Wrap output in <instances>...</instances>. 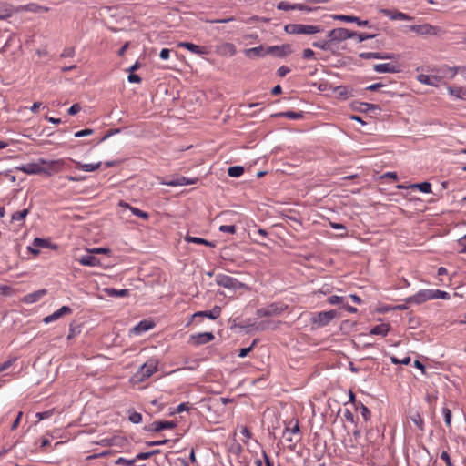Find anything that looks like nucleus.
I'll return each mask as SVG.
<instances>
[{
  "label": "nucleus",
  "mask_w": 466,
  "mask_h": 466,
  "mask_svg": "<svg viewBox=\"0 0 466 466\" xmlns=\"http://www.w3.org/2000/svg\"><path fill=\"white\" fill-rule=\"evenodd\" d=\"M221 314V308L218 306L213 307L211 310L198 311L195 313V317H208L210 319H218Z\"/></svg>",
  "instance_id": "4be33fe9"
},
{
  "label": "nucleus",
  "mask_w": 466,
  "mask_h": 466,
  "mask_svg": "<svg viewBox=\"0 0 466 466\" xmlns=\"http://www.w3.org/2000/svg\"><path fill=\"white\" fill-rule=\"evenodd\" d=\"M93 133H94L93 129L86 128V129H83V130L76 132L75 133V137H82L92 135Z\"/></svg>",
  "instance_id": "13d9d810"
},
{
  "label": "nucleus",
  "mask_w": 466,
  "mask_h": 466,
  "mask_svg": "<svg viewBox=\"0 0 466 466\" xmlns=\"http://www.w3.org/2000/svg\"><path fill=\"white\" fill-rule=\"evenodd\" d=\"M124 206H125V207H127V208H128L130 209V211H131L135 216H137V217H138V218H143V219H147V218H148V217H149V215H148L147 212H145V211H143V210H141V209H139V208H137L131 207V206H129L128 204H125Z\"/></svg>",
  "instance_id": "c9c22d12"
},
{
  "label": "nucleus",
  "mask_w": 466,
  "mask_h": 466,
  "mask_svg": "<svg viewBox=\"0 0 466 466\" xmlns=\"http://www.w3.org/2000/svg\"><path fill=\"white\" fill-rule=\"evenodd\" d=\"M399 56L394 53H380V59H398Z\"/></svg>",
  "instance_id": "774afa93"
},
{
  "label": "nucleus",
  "mask_w": 466,
  "mask_h": 466,
  "mask_svg": "<svg viewBox=\"0 0 466 466\" xmlns=\"http://www.w3.org/2000/svg\"><path fill=\"white\" fill-rule=\"evenodd\" d=\"M293 52L292 47L289 44L281 46H271L266 49V53L273 55L277 57H285Z\"/></svg>",
  "instance_id": "9d476101"
},
{
  "label": "nucleus",
  "mask_w": 466,
  "mask_h": 466,
  "mask_svg": "<svg viewBox=\"0 0 466 466\" xmlns=\"http://www.w3.org/2000/svg\"><path fill=\"white\" fill-rule=\"evenodd\" d=\"M410 30L422 35H437L444 32L441 27L434 26L429 24L411 25Z\"/></svg>",
  "instance_id": "6e6552de"
},
{
  "label": "nucleus",
  "mask_w": 466,
  "mask_h": 466,
  "mask_svg": "<svg viewBox=\"0 0 466 466\" xmlns=\"http://www.w3.org/2000/svg\"><path fill=\"white\" fill-rule=\"evenodd\" d=\"M339 316L338 311L335 309L321 311L317 313L311 318V321L317 324L318 327L327 326L333 319Z\"/></svg>",
  "instance_id": "423d86ee"
},
{
  "label": "nucleus",
  "mask_w": 466,
  "mask_h": 466,
  "mask_svg": "<svg viewBox=\"0 0 466 466\" xmlns=\"http://www.w3.org/2000/svg\"><path fill=\"white\" fill-rule=\"evenodd\" d=\"M356 32L350 31L347 28H335L328 33V37L333 42H341L349 38L355 37Z\"/></svg>",
  "instance_id": "0eeeda50"
},
{
  "label": "nucleus",
  "mask_w": 466,
  "mask_h": 466,
  "mask_svg": "<svg viewBox=\"0 0 466 466\" xmlns=\"http://www.w3.org/2000/svg\"><path fill=\"white\" fill-rule=\"evenodd\" d=\"M29 210L27 208H25L23 210H20V211H16L15 212L13 215H12V220L13 221H22L25 218V217L27 216Z\"/></svg>",
  "instance_id": "58836bf2"
},
{
  "label": "nucleus",
  "mask_w": 466,
  "mask_h": 466,
  "mask_svg": "<svg viewBox=\"0 0 466 466\" xmlns=\"http://www.w3.org/2000/svg\"><path fill=\"white\" fill-rule=\"evenodd\" d=\"M190 410V407H189V404L188 403H186V402H183V403H180L177 409H176V411L177 413H180L182 411H188Z\"/></svg>",
  "instance_id": "0e129e2a"
},
{
  "label": "nucleus",
  "mask_w": 466,
  "mask_h": 466,
  "mask_svg": "<svg viewBox=\"0 0 466 466\" xmlns=\"http://www.w3.org/2000/svg\"><path fill=\"white\" fill-rule=\"evenodd\" d=\"M214 338L215 336L212 332H202L190 336L191 341L197 346L207 344L212 341Z\"/></svg>",
  "instance_id": "ddd939ff"
},
{
  "label": "nucleus",
  "mask_w": 466,
  "mask_h": 466,
  "mask_svg": "<svg viewBox=\"0 0 466 466\" xmlns=\"http://www.w3.org/2000/svg\"><path fill=\"white\" fill-rule=\"evenodd\" d=\"M288 309V305L282 302H274L267 307L257 309V316L258 317H272L279 315L281 312Z\"/></svg>",
  "instance_id": "20e7f679"
},
{
  "label": "nucleus",
  "mask_w": 466,
  "mask_h": 466,
  "mask_svg": "<svg viewBox=\"0 0 466 466\" xmlns=\"http://www.w3.org/2000/svg\"><path fill=\"white\" fill-rule=\"evenodd\" d=\"M359 56L363 59H380V52H362Z\"/></svg>",
  "instance_id": "79ce46f5"
},
{
  "label": "nucleus",
  "mask_w": 466,
  "mask_h": 466,
  "mask_svg": "<svg viewBox=\"0 0 466 466\" xmlns=\"http://www.w3.org/2000/svg\"><path fill=\"white\" fill-rule=\"evenodd\" d=\"M411 421L418 427L421 431H424V420L420 415V413L416 412L410 416Z\"/></svg>",
  "instance_id": "72a5a7b5"
},
{
  "label": "nucleus",
  "mask_w": 466,
  "mask_h": 466,
  "mask_svg": "<svg viewBox=\"0 0 466 466\" xmlns=\"http://www.w3.org/2000/svg\"><path fill=\"white\" fill-rule=\"evenodd\" d=\"M177 46L180 47H184V48L187 49L188 51H190L191 53L198 55V56H203V55L208 54V48L206 46H198L193 43L180 42V43H178Z\"/></svg>",
  "instance_id": "f3484780"
},
{
  "label": "nucleus",
  "mask_w": 466,
  "mask_h": 466,
  "mask_svg": "<svg viewBox=\"0 0 466 466\" xmlns=\"http://www.w3.org/2000/svg\"><path fill=\"white\" fill-rule=\"evenodd\" d=\"M314 55L315 53L313 50H311L310 48H306L303 50L302 57L304 59H311L314 57Z\"/></svg>",
  "instance_id": "680f3d73"
},
{
  "label": "nucleus",
  "mask_w": 466,
  "mask_h": 466,
  "mask_svg": "<svg viewBox=\"0 0 466 466\" xmlns=\"http://www.w3.org/2000/svg\"><path fill=\"white\" fill-rule=\"evenodd\" d=\"M441 459L445 461L446 466H452L450 455L447 451H442L441 454Z\"/></svg>",
  "instance_id": "69168bd1"
},
{
  "label": "nucleus",
  "mask_w": 466,
  "mask_h": 466,
  "mask_svg": "<svg viewBox=\"0 0 466 466\" xmlns=\"http://www.w3.org/2000/svg\"><path fill=\"white\" fill-rule=\"evenodd\" d=\"M376 36V35L374 34H367V33H357L356 32V35H355V37L358 38V42H363V41H366L368 39H372Z\"/></svg>",
  "instance_id": "a18cd8bd"
},
{
  "label": "nucleus",
  "mask_w": 466,
  "mask_h": 466,
  "mask_svg": "<svg viewBox=\"0 0 466 466\" xmlns=\"http://www.w3.org/2000/svg\"><path fill=\"white\" fill-rule=\"evenodd\" d=\"M285 31L291 35H313L321 32L319 25H302V24H289L285 25Z\"/></svg>",
  "instance_id": "f03ea898"
},
{
  "label": "nucleus",
  "mask_w": 466,
  "mask_h": 466,
  "mask_svg": "<svg viewBox=\"0 0 466 466\" xmlns=\"http://www.w3.org/2000/svg\"><path fill=\"white\" fill-rule=\"evenodd\" d=\"M128 419L132 423L138 424L142 421V415L139 412L132 411L130 412Z\"/></svg>",
  "instance_id": "c03bdc74"
},
{
  "label": "nucleus",
  "mask_w": 466,
  "mask_h": 466,
  "mask_svg": "<svg viewBox=\"0 0 466 466\" xmlns=\"http://www.w3.org/2000/svg\"><path fill=\"white\" fill-rule=\"evenodd\" d=\"M290 72V68L286 66H281L278 71L277 75L280 77H284L286 75H288Z\"/></svg>",
  "instance_id": "bf43d9fd"
},
{
  "label": "nucleus",
  "mask_w": 466,
  "mask_h": 466,
  "mask_svg": "<svg viewBox=\"0 0 466 466\" xmlns=\"http://www.w3.org/2000/svg\"><path fill=\"white\" fill-rule=\"evenodd\" d=\"M219 231L224 233L235 234L237 228L234 225H222L219 227Z\"/></svg>",
  "instance_id": "de8ad7c7"
},
{
  "label": "nucleus",
  "mask_w": 466,
  "mask_h": 466,
  "mask_svg": "<svg viewBox=\"0 0 466 466\" xmlns=\"http://www.w3.org/2000/svg\"><path fill=\"white\" fill-rule=\"evenodd\" d=\"M331 45H332V42L330 41L329 38V40L318 41V42H314L312 44V46L314 47H318V48H320L321 50H325V51L331 50Z\"/></svg>",
  "instance_id": "f704fd0d"
},
{
  "label": "nucleus",
  "mask_w": 466,
  "mask_h": 466,
  "mask_svg": "<svg viewBox=\"0 0 466 466\" xmlns=\"http://www.w3.org/2000/svg\"><path fill=\"white\" fill-rule=\"evenodd\" d=\"M391 360V362L394 363V364H403V365H408L410 362V357H405L404 359L402 360H399L397 357L395 356H392L390 358Z\"/></svg>",
  "instance_id": "864d4df0"
},
{
  "label": "nucleus",
  "mask_w": 466,
  "mask_h": 466,
  "mask_svg": "<svg viewBox=\"0 0 466 466\" xmlns=\"http://www.w3.org/2000/svg\"><path fill=\"white\" fill-rule=\"evenodd\" d=\"M28 10L33 11V12H40V11L47 12V11H49V8L38 5L36 4H32L29 5Z\"/></svg>",
  "instance_id": "4d7b16f0"
},
{
  "label": "nucleus",
  "mask_w": 466,
  "mask_h": 466,
  "mask_svg": "<svg viewBox=\"0 0 466 466\" xmlns=\"http://www.w3.org/2000/svg\"><path fill=\"white\" fill-rule=\"evenodd\" d=\"M127 80L130 83H140L142 81L141 77L138 75L130 73L127 76Z\"/></svg>",
  "instance_id": "e2e57ef3"
},
{
  "label": "nucleus",
  "mask_w": 466,
  "mask_h": 466,
  "mask_svg": "<svg viewBox=\"0 0 466 466\" xmlns=\"http://www.w3.org/2000/svg\"><path fill=\"white\" fill-rule=\"evenodd\" d=\"M177 178H178L179 186L193 185V184L197 183V181H198V178L190 179L186 177H179Z\"/></svg>",
  "instance_id": "8fccbe9b"
},
{
  "label": "nucleus",
  "mask_w": 466,
  "mask_h": 466,
  "mask_svg": "<svg viewBox=\"0 0 466 466\" xmlns=\"http://www.w3.org/2000/svg\"><path fill=\"white\" fill-rule=\"evenodd\" d=\"M442 415L444 417L445 424L448 427H451V410L447 407H444L442 409Z\"/></svg>",
  "instance_id": "37998d69"
},
{
  "label": "nucleus",
  "mask_w": 466,
  "mask_h": 466,
  "mask_svg": "<svg viewBox=\"0 0 466 466\" xmlns=\"http://www.w3.org/2000/svg\"><path fill=\"white\" fill-rule=\"evenodd\" d=\"M168 441H169V440H167V439H164L161 441H146V445L147 447L159 446V445L167 444Z\"/></svg>",
  "instance_id": "5fc2aeb1"
},
{
  "label": "nucleus",
  "mask_w": 466,
  "mask_h": 466,
  "mask_svg": "<svg viewBox=\"0 0 466 466\" xmlns=\"http://www.w3.org/2000/svg\"><path fill=\"white\" fill-rule=\"evenodd\" d=\"M277 8L279 10H284V11L294 10V5H291L285 1H281L278 4Z\"/></svg>",
  "instance_id": "3c124183"
},
{
  "label": "nucleus",
  "mask_w": 466,
  "mask_h": 466,
  "mask_svg": "<svg viewBox=\"0 0 466 466\" xmlns=\"http://www.w3.org/2000/svg\"><path fill=\"white\" fill-rule=\"evenodd\" d=\"M221 48L224 54L228 55L230 56H234L237 53L236 46L231 43H225Z\"/></svg>",
  "instance_id": "ea45409f"
},
{
  "label": "nucleus",
  "mask_w": 466,
  "mask_h": 466,
  "mask_svg": "<svg viewBox=\"0 0 466 466\" xmlns=\"http://www.w3.org/2000/svg\"><path fill=\"white\" fill-rule=\"evenodd\" d=\"M257 340H254L249 347L243 348L238 352V357L245 358L248 355V353L252 350L253 347L256 345Z\"/></svg>",
  "instance_id": "09e8293b"
},
{
  "label": "nucleus",
  "mask_w": 466,
  "mask_h": 466,
  "mask_svg": "<svg viewBox=\"0 0 466 466\" xmlns=\"http://www.w3.org/2000/svg\"><path fill=\"white\" fill-rule=\"evenodd\" d=\"M244 173V167L241 166H233L228 169V175L231 177H238Z\"/></svg>",
  "instance_id": "7c9ffc66"
},
{
  "label": "nucleus",
  "mask_w": 466,
  "mask_h": 466,
  "mask_svg": "<svg viewBox=\"0 0 466 466\" xmlns=\"http://www.w3.org/2000/svg\"><path fill=\"white\" fill-rule=\"evenodd\" d=\"M335 90L339 96H342L344 98L351 96V90L348 86H338Z\"/></svg>",
  "instance_id": "a19ab883"
},
{
  "label": "nucleus",
  "mask_w": 466,
  "mask_h": 466,
  "mask_svg": "<svg viewBox=\"0 0 466 466\" xmlns=\"http://www.w3.org/2000/svg\"><path fill=\"white\" fill-rule=\"evenodd\" d=\"M63 163L62 159L46 161L41 158L37 163L23 164L16 167V169L28 175L46 174L50 176L52 171H59L63 167Z\"/></svg>",
  "instance_id": "f257e3e1"
},
{
  "label": "nucleus",
  "mask_w": 466,
  "mask_h": 466,
  "mask_svg": "<svg viewBox=\"0 0 466 466\" xmlns=\"http://www.w3.org/2000/svg\"><path fill=\"white\" fill-rule=\"evenodd\" d=\"M72 309L68 306H63L61 307L59 309H57L56 311L53 312L52 314L46 316L45 319H44V322L46 324H49L55 320H57L58 319H60L61 317H63L64 315H67V314H71L72 313Z\"/></svg>",
  "instance_id": "2eb2a0df"
},
{
  "label": "nucleus",
  "mask_w": 466,
  "mask_h": 466,
  "mask_svg": "<svg viewBox=\"0 0 466 466\" xmlns=\"http://www.w3.org/2000/svg\"><path fill=\"white\" fill-rule=\"evenodd\" d=\"M81 110V106L79 104H74L72 105L69 109H68V114L69 115H76V113H78L79 111Z\"/></svg>",
  "instance_id": "338daca9"
},
{
  "label": "nucleus",
  "mask_w": 466,
  "mask_h": 466,
  "mask_svg": "<svg viewBox=\"0 0 466 466\" xmlns=\"http://www.w3.org/2000/svg\"><path fill=\"white\" fill-rule=\"evenodd\" d=\"M334 18L336 20H339V21H343V22L356 23L359 26L371 27V25H369L368 20H360L359 17L353 16V15H334Z\"/></svg>",
  "instance_id": "aec40b11"
},
{
  "label": "nucleus",
  "mask_w": 466,
  "mask_h": 466,
  "mask_svg": "<svg viewBox=\"0 0 466 466\" xmlns=\"http://www.w3.org/2000/svg\"><path fill=\"white\" fill-rule=\"evenodd\" d=\"M157 370V362L155 360H149L144 363L135 374L137 381H144L150 378Z\"/></svg>",
  "instance_id": "39448f33"
},
{
  "label": "nucleus",
  "mask_w": 466,
  "mask_h": 466,
  "mask_svg": "<svg viewBox=\"0 0 466 466\" xmlns=\"http://www.w3.org/2000/svg\"><path fill=\"white\" fill-rule=\"evenodd\" d=\"M274 116H277V117H287V118H289V119H293V120H297V119H301L304 117V113L303 112H294V111H286V112H280V113H278L276 115H274Z\"/></svg>",
  "instance_id": "bb28decb"
},
{
  "label": "nucleus",
  "mask_w": 466,
  "mask_h": 466,
  "mask_svg": "<svg viewBox=\"0 0 466 466\" xmlns=\"http://www.w3.org/2000/svg\"><path fill=\"white\" fill-rule=\"evenodd\" d=\"M380 12L384 14L386 16L390 18L391 20H402V21H410L412 19L411 16L408 15L405 13L390 10V9H381Z\"/></svg>",
  "instance_id": "6ab92c4d"
},
{
  "label": "nucleus",
  "mask_w": 466,
  "mask_h": 466,
  "mask_svg": "<svg viewBox=\"0 0 466 466\" xmlns=\"http://www.w3.org/2000/svg\"><path fill=\"white\" fill-rule=\"evenodd\" d=\"M106 293L110 297H126L128 295V289H116L113 288H108L105 289Z\"/></svg>",
  "instance_id": "c85d7f7f"
},
{
  "label": "nucleus",
  "mask_w": 466,
  "mask_h": 466,
  "mask_svg": "<svg viewBox=\"0 0 466 466\" xmlns=\"http://www.w3.org/2000/svg\"><path fill=\"white\" fill-rule=\"evenodd\" d=\"M83 266L96 267L100 265V260L91 253L90 249L87 252L76 258Z\"/></svg>",
  "instance_id": "4468645a"
},
{
  "label": "nucleus",
  "mask_w": 466,
  "mask_h": 466,
  "mask_svg": "<svg viewBox=\"0 0 466 466\" xmlns=\"http://www.w3.org/2000/svg\"><path fill=\"white\" fill-rule=\"evenodd\" d=\"M417 79L419 82L425 84V85H429V86H436V82L438 81L437 76L424 75V74L419 75L417 76Z\"/></svg>",
  "instance_id": "cd10ccee"
},
{
  "label": "nucleus",
  "mask_w": 466,
  "mask_h": 466,
  "mask_svg": "<svg viewBox=\"0 0 466 466\" xmlns=\"http://www.w3.org/2000/svg\"><path fill=\"white\" fill-rule=\"evenodd\" d=\"M448 91L451 96H454L457 98H463L466 95V91L461 87H448Z\"/></svg>",
  "instance_id": "e433bc0d"
},
{
  "label": "nucleus",
  "mask_w": 466,
  "mask_h": 466,
  "mask_svg": "<svg viewBox=\"0 0 466 466\" xmlns=\"http://www.w3.org/2000/svg\"><path fill=\"white\" fill-rule=\"evenodd\" d=\"M185 239H186L187 242H189V243L202 244V245H205V246H208V247H210V248H215L216 247V243L215 242L209 241V240H207L205 238H198V237L187 236L185 238Z\"/></svg>",
  "instance_id": "a878e982"
},
{
  "label": "nucleus",
  "mask_w": 466,
  "mask_h": 466,
  "mask_svg": "<svg viewBox=\"0 0 466 466\" xmlns=\"http://www.w3.org/2000/svg\"><path fill=\"white\" fill-rule=\"evenodd\" d=\"M411 187H416L423 193H430L431 191V184L429 182H422L411 185Z\"/></svg>",
  "instance_id": "4c0bfd02"
},
{
  "label": "nucleus",
  "mask_w": 466,
  "mask_h": 466,
  "mask_svg": "<svg viewBox=\"0 0 466 466\" xmlns=\"http://www.w3.org/2000/svg\"><path fill=\"white\" fill-rule=\"evenodd\" d=\"M458 245L461 247L460 252L466 254V234L458 239Z\"/></svg>",
  "instance_id": "052dcab7"
},
{
  "label": "nucleus",
  "mask_w": 466,
  "mask_h": 466,
  "mask_svg": "<svg viewBox=\"0 0 466 466\" xmlns=\"http://www.w3.org/2000/svg\"><path fill=\"white\" fill-rule=\"evenodd\" d=\"M47 290L46 289H38L35 292L29 293L25 295L23 299V301L27 304H32L38 301L41 298L46 295Z\"/></svg>",
  "instance_id": "412c9836"
},
{
  "label": "nucleus",
  "mask_w": 466,
  "mask_h": 466,
  "mask_svg": "<svg viewBox=\"0 0 466 466\" xmlns=\"http://www.w3.org/2000/svg\"><path fill=\"white\" fill-rule=\"evenodd\" d=\"M136 462V458L132 460H127L123 457H120L116 460V465H124V466H133Z\"/></svg>",
  "instance_id": "49530a36"
},
{
  "label": "nucleus",
  "mask_w": 466,
  "mask_h": 466,
  "mask_svg": "<svg viewBox=\"0 0 466 466\" xmlns=\"http://www.w3.org/2000/svg\"><path fill=\"white\" fill-rule=\"evenodd\" d=\"M283 437L288 442L292 443L289 448L293 450L295 444L300 441V429L298 421L292 428H286L284 430Z\"/></svg>",
  "instance_id": "1a4fd4ad"
},
{
  "label": "nucleus",
  "mask_w": 466,
  "mask_h": 466,
  "mask_svg": "<svg viewBox=\"0 0 466 466\" xmlns=\"http://www.w3.org/2000/svg\"><path fill=\"white\" fill-rule=\"evenodd\" d=\"M355 409H356V410H358L361 413L363 419L366 421L370 420V411L362 402L360 401V402L356 403Z\"/></svg>",
  "instance_id": "c756f323"
},
{
  "label": "nucleus",
  "mask_w": 466,
  "mask_h": 466,
  "mask_svg": "<svg viewBox=\"0 0 466 466\" xmlns=\"http://www.w3.org/2000/svg\"><path fill=\"white\" fill-rule=\"evenodd\" d=\"M215 281L217 285L231 290L248 289L245 283H242L238 281L237 279L225 274H218L216 276Z\"/></svg>",
  "instance_id": "7ed1b4c3"
},
{
  "label": "nucleus",
  "mask_w": 466,
  "mask_h": 466,
  "mask_svg": "<svg viewBox=\"0 0 466 466\" xmlns=\"http://www.w3.org/2000/svg\"><path fill=\"white\" fill-rule=\"evenodd\" d=\"M373 69L377 73H398L400 71L398 65L391 63L375 64Z\"/></svg>",
  "instance_id": "a211bd4d"
},
{
  "label": "nucleus",
  "mask_w": 466,
  "mask_h": 466,
  "mask_svg": "<svg viewBox=\"0 0 466 466\" xmlns=\"http://www.w3.org/2000/svg\"><path fill=\"white\" fill-rule=\"evenodd\" d=\"M430 299H431V289H421L415 295L406 298L405 301L406 303L421 304Z\"/></svg>",
  "instance_id": "f8f14e48"
},
{
  "label": "nucleus",
  "mask_w": 466,
  "mask_h": 466,
  "mask_svg": "<svg viewBox=\"0 0 466 466\" xmlns=\"http://www.w3.org/2000/svg\"><path fill=\"white\" fill-rule=\"evenodd\" d=\"M155 326L152 320L144 319L138 322L135 327H133L130 332L134 335H141L146 331L153 329Z\"/></svg>",
  "instance_id": "dca6fc26"
},
{
  "label": "nucleus",
  "mask_w": 466,
  "mask_h": 466,
  "mask_svg": "<svg viewBox=\"0 0 466 466\" xmlns=\"http://www.w3.org/2000/svg\"><path fill=\"white\" fill-rule=\"evenodd\" d=\"M74 56H75V48L74 47L65 48L60 55L61 57H73Z\"/></svg>",
  "instance_id": "6e6d98bb"
},
{
  "label": "nucleus",
  "mask_w": 466,
  "mask_h": 466,
  "mask_svg": "<svg viewBox=\"0 0 466 466\" xmlns=\"http://www.w3.org/2000/svg\"><path fill=\"white\" fill-rule=\"evenodd\" d=\"M378 108L376 105L370 104V103H361L360 104V110L362 112H369V111H374Z\"/></svg>",
  "instance_id": "603ef678"
},
{
  "label": "nucleus",
  "mask_w": 466,
  "mask_h": 466,
  "mask_svg": "<svg viewBox=\"0 0 466 466\" xmlns=\"http://www.w3.org/2000/svg\"><path fill=\"white\" fill-rule=\"evenodd\" d=\"M431 299H449L451 298L450 294L446 291H442L440 289H431Z\"/></svg>",
  "instance_id": "473e14b6"
},
{
  "label": "nucleus",
  "mask_w": 466,
  "mask_h": 466,
  "mask_svg": "<svg viewBox=\"0 0 466 466\" xmlns=\"http://www.w3.org/2000/svg\"><path fill=\"white\" fill-rule=\"evenodd\" d=\"M76 165V167L81 169L86 172H93L97 170L101 167V162L93 163V164H83L79 161L73 160Z\"/></svg>",
  "instance_id": "393cba45"
},
{
  "label": "nucleus",
  "mask_w": 466,
  "mask_h": 466,
  "mask_svg": "<svg viewBox=\"0 0 466 466\" xmlns=\"http://www.w3.org/2000/svg\"><path fill=\"white\" fill-rule=\"evenodd\" d=\"M346 300H347L346 297L336 296V295L330 296L327 299L328 303L330 305H342V307L346 303Z\"/></svg>",
  "instance_id": "2f4dec72"
},
{
  "label": "nucleus",
  "mask_w": 466,
  "mask_h": 466,
  "mask_svg": "<svg viewBox=\"0 0 466 466\" xmlns=\"http://www.w3.org/2000/svg\"><path fill=\"white\" fill-rule=\"evenodd\" d=\"M244 54L248 57H251L252 56L262 57L265 55H267L268 53H266V49L264 48V46L262 45H260L256 47L245 49Z\"/></svg>",
  "instance_id": "b1692460"
},
{
  "label": "nucleus",
  "mask_w": 466,
  "mask_h": 466,
  "mask_svg": "<svg viewBox=\"0 0 466 466\" xmlns=\"http://www.w3.org/2000/svg\"><path fill=\"white\" fill-rule=\"evenodd\" d=\"M390 329V324L382 323L376 325L370 330V335H380L382 337L387 336Z\"/></svg>",
  "instance_id": "5701e85b"
},
{
  "label": "nucleus",
  "mask_w": 466,
  "mask_h": 466,
  "mask_svg": "<svg viewBox=\"0 0 466 466\" xmlns=\"http://www.w3.org/2000/svg\"><path fill=\"white\" fill-rule=\"evenodd\" d=\"M177 427V422L173 420H157L151 423L149 426L145 427L147 431L158 432L164 430L174 429Z\"/></svg>",
  "instance_id": "9b49d317"
}]
</instances>
